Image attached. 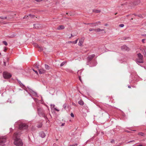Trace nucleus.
I'll return each mask as SVG.
<instances>
[{
	"mask_svg": "<svg viewBox=\"0 0 146 146\" xmlns=\"http://www.w3.org/2000/svg\"><path fill=\"white\" fill-rule=\"evenodd\" d=\"M3 43L5 46H7L8 44L7 42L5 41H4L3 42Z\"/></svg>",
	"mask_w": 146,
	"mask_h": 146,
	"instance_id": "4be33fe9",
	"label": "nucleus"
},
{
	"mask_svg": "<svg viewBox=\"0 0 146 146\" xmlns=\"http://www.w3.org/2000/svg\"><path fill=\"white\" fill-rule=\"evenodd\" d=\"M36 67H37V68H39L38 65V66H36Z\"/></svg>",
	"mask_w": 146,
	"mask_h": 146,
	"instance_id": "864d4df0",
	"label": "nucleus"
},
{
	"mask_svg": "<svg viewBox=\"0 0 146 146\" xmlns=\"http://www.w3.org/2000/svg\"><path fill=\"white\" fill-rule=\"evenodd\" d=\"M7 50V49L5 47H4L3 51L5 52H6Z\"/></svg>",
	"mask_w": 146,
	"mask_h": 146,
	"instance_id": "c85d7f7f",
	"label": "nucleus"
},
{
	"mask_svg": "<svg viewBox=\"0 0 146 146\" xmlns=\"http://www.w3.org/2000/svg\"><path fill=\"white\" fill-rule=\"evenodd\" d=\"M45 68L46 70H49V69H50V67H49V66L48 65H46V64H45Z\"/></svg>",
	"mask_w": 146,
	"mask_h": 146,
	"instance_id": "6ab92c4d",
	"label": "nucleus"
},
{
	"mask_svg": "<svg viewBox=\"0 0 146 146\" xmlns=\"http://www.w3.org/2000/svg\"><path fill=\"white\" fill-rule=\"evenodd\" d=\"M35 0L37 2H39L40 1H42V0Z\"/></svg>",
	"mask_w": 146,
	"mask_h": 146,
	"instance_id": "e433bc0d",
	"label": "nucleus"
},
{
	"mask_svg": "<svg viewBox=\"0 0 146 146\" xmlns=\"http://www.w3.org/2000/svg\"><path fill=\"white\" fill-rule=\"evenodd\" d=\"M93 11V12H95L96 13H98L100 12V10H94Z\"/></svg>",
	"mask_w": 146,
	"mask_h": 146,
	"instance_id": "aec40b11",
	"label": "nucleus"
},
{
	"mask_svg": "<svg viewBox=\"0 0 146 146\" xmlns=\"http://www.w3.org/2000/svg\"><path fill=\"white\" fill-rule=\"evenodd\" d=\"M34 46L36 47H38L40 49V50L41 51L42 50V48L41 46H39L37 44L34 43Z\"/></svg>",
	"mask_w": 146,
	"mask_h": 146,
	"instance_id": "9d476101",
	"label": "nucleus"
},
{
	"mask_svg": "<svg viewBox=\"0 0 146 146\" xmlns=\"http://www.w3.org/2000/svg\"><path fill=\"white\" fill-rule=\"evenodd\" d=\"M33 99L35 102H36V101L38 100L36 98H33Z\"/></svg>",
	"mask_w": 146,
	"mask_h": 146,
	"instance_id": "a19ab883",
	"label": "nucleus"
},
{
	"mask_svg": "<svg viewBox=\"0 0 146 146\" xmlns=\"http://www.w3.org/2000/svg\"><path fill=\"white\" fill-rule=\"evenodd\" d=\"M67 106V105L66 104H64L63 105V108H66V107Z\"/></svg>",
	"mask_w": 146,
	"mask_h": 146,
	"instance_id": "393cba45",
	"label": "nucleus"
},
{
	"mask_svg": "<svg viewBox=\"0 0 146 146\" xmlns=\"http://www.w3.org/2000/svg\"><path fill=\"white\" fill-rule=\"evenodd\" d=\"M68 42L69 43H72V41H69V42Z\"/></svg>",
	"mask_w": 146,
	"mask_h": 146,
	"instance_id": "8fccbe9b",
	"label": "nucleus"
},
{
	"mask_svg": "<svg viewBox=\"0 0 146 146\" xmlns=\"http://www.w3.org/2000/svg\"><path fill=\"white\" fill-rule=\"evenodd\" d=\"M78 39L76 40L73 41L72 43L74 44H76L77 43V42L78 41Z\"/></svg>",
	"mask_w": 146,
	"mask_h": 146,
	"instance_id": "a878e982",
	"label": "nucleus"
},
{
	"mask_svg": "<svg viewBox=\"0 0 146 146\" xmlns=\"http://www.w3.org/2000/svg\"><path fill=\"white\" fill-rule=\"evenodd\" d=\"M100 21H98L95 23H91V24L93 25L96 26H98V25H100Z\"/></svg>",
	"mask_w": 146,
	"mask_h": 146,
	"instance_id": "4468645a",
	"label": "nucleus"
},
{
	"mask_svg": "<svg viewBox=\"0 0 146 146\" xmlns=\"http://www.w3.org/2000/svg\"><path fill=\"white\" fill-rule=\"evenodd\" d=\"M104 31V29H100V28H98L97 29H95V31L97 32Z\"/></svg>",
	"mask_w": 146,
	"mask_h": 146,
	"instance_id": "dca6fc26",
	"label": "nucleus"
},
{
	"mask_svg": "<svg viewBox=\"0 0 146 146\" xmlns=\"http://www.w3.org/2000/svg\"><path fill=\"white\" fill-rule=\"evenodd\" d=\"M95 54H92L90 56H89L87 58V60L88 62H87V64L88 65L90 63H91V62H90L95 57Z\"/></svg>",
	"mask_w": 146,
	"mask_h": 146,
	"instance_id": "0eeeda50",
	"label": "nucleus"
},
{
	"mask_svg": "<svg viewBox=\"0 0 146 146\" xmlns=\"http://www.w3.org/2000/svg\"><path fill=\"white\" fill-rule=\"evenodd\" d=\"M71 36H72V34H71Z\"/></svg>",
	"mask_w": 146,
	"mask_h": 146,
	"instance_id": "e2e57ef3",
	"label": "nucleus"
},
{
	"mask_svg": "<svg viewBox=\"0 0 146 146\" xmlns=\"http://www.w3.org/2000/svg\"><path fill=\"white\" fill-rule=\"evenodd\" d=\"M18 82H19V84H20L21 83V81H18Z\"/></svg>",
	"mask_w": 146,
	"mask_h": 146,
	"instance_id": "603ef678",
	"label": "nucleus"
},
{
	"mask_svg": "<svg viewBox=\"0 0 146 146\" xmlns=\"http://www.w3.org/2000/svg\"><path fill=\"white\" fill-rule=\"evenodd\" d=\"M17 125H19V129L20 130L26 129L28 127V126L27 125L22 123L20 124H18V123H16L14 125L15 126H16V127H17Z\"/></svg>",
	"mask_w": 146,
	"mask_h": 146,
	"instance_id": "f03ea898",
	"label": "nucleus"
},
{
	"mask_svg": "<svg viewBox=\"0 0 146 146\" xmlns=\"http://www.w3.org/2000/svg\"><path fill=\"white\" fill-rule=\"evenodd\" d=\"M113 141H113V140H112V141H111V143H113Z\"/></svg>",
	"mask_w": 146,
	"mask_h": 146,
	"instance_id": "4d7b16f0",
	"label": "nucleus"
},
{
	"mask_svg": "<svg viewBox=\"0 0 146 146\" xmlns=\"http://www.w3.org/2000/svg\"><path fill=\"white\" fill-rule=\"evenodd\" d=\"M10 131H11V129H12V128H10Z\"/></svg>",
	"mask_w": 146,
	"mask_h": 146,
	"instance_id": "6e6d98bb",
	"label": "nucleus"
},
{
	"mask_svg": "<svg viewBox=\"0 0 146 146\" xmlns=\"http://www.w3.org/2000/svg\"><path fill=\"white\" fill-rule=\"evenodd\" d=\"M54 110H55L56 111H59V110H58L56 108H54Z\"/></svg>",
	"mask_w": 146,
	"mask_h": 146,
	"instance_id": "72a5a7b5",
	"label": "nucleus"
},
{
	"mask_svg": "<svg viewBox=\"0 0 146 146\" xmlns=\"http://www.w3.org/2000/svg\"><path fill=\"white\" fill-rule=\"evenodd\" d=\"M31 97H32V98H33H33L32 97V96H31Z\"/></svg>",
	"mask_w": 146,
	"mask_h": 146,
	"instance_id": "69168bd1",
	"label": "nucleus"
},
{
	"mask_svg": "<svg viewBox=\"0 0 146 146\" xmlns=\"http://www.w3.org/2000/svg\"><path fill=\"white\" fill-rule=\"evenodd\" d=\"M78 145V144L77 143H76L74 145H71V146H75V145Z\"/></svg>",
	"mask_w": 146,
	"mask_h": 146,
	"instance_id": "ea45409f",
	"label": "nucleus"
},
{
	"mask_svg": "<svg viewBox=\"0 0 146 146\" xmlns=\"http://www.w3.org/2000/svg\"><path fill=\"white\" fill-rule=\"evenodd\" d=\"M87 25H92L91 23H88L86 24Z\"/></svg>",
	"mask_w": 146,
	"mask_h": 146,
	"instance_id": "a18cd8bd",
	"label": "nucleus"
},
{
	"mask_svg": "<svg viewBox=\"0 0 146 146\" xmlns=\"http://www.w3.org/2000/svg\"><path fill=\"white\" fill-rule=\"evenodd\" d=\"M66 63L65 62H63L62 63H61L60 65V66L62 67V66L64 64Z\"/></svg>",
	"mask_w": 146,
	"mask_h": 146,
	"instance_id": "5701e85b",
	"label": "nucleus"
},
{
	"mask_svg": "<svg viewBox=\"0 0 146 146\" xmlns=\"http://www.w3.org/2000/svg\"><path fill=\"white\" fill-rule=\"evenodd\" d=\"M78 103L80 105H83L84 104V102L82 100H80L78 102Z\"/></svg>",
	"mask_w": 146,
	"mask_h": 146,
	"instance_id": "a211bd4d",
	"label": "nucleus"
},
{
	"mask_svg": "<svg viewBox=\"0 0 146 146\" xmlns=\"http://www.w3.org/2000/svg\"><path fill=\"white\" fill-rule=\"evenodd\" d=\"M39 71L40 74H42L44 73L46 71L43 69H40L39 70Z\"/></svg>",
	"mask_w": 146,
	"mask_h": 146,
	"instance_id": "f8f14e48",
	"label": "nucleus"
},
{
	"mask_svg": "<svg viewBox=\"0 0 146 146\" xmlns=\"http://www.w3.org/2000/svg\"><path fill=\"white\" fill-rule=\"evenodd\" d=\"M70 115L72 117H74V115L72 113H71Z\"/></svg>",
	"mask_w": 146,
	"mask_h": 146,
	"instance_id": "c756f323",
	"label": "nucleus"
},
{
	"mask_svg": "<svg viewBox=\"0 0 146 146\" xmlns=\"http://www.w3.org/2000/svg\"><path fill=\"white\" fill-rule=\"evenodd\" d=\"M40 127V126H38V127Z\"/></svg>",
	"mask_w": 146,
	"mask_h": 146,
	"instance_id": "052dcab7",
	"label": "nucleus"
},
{
	"mask_svg": "<svg viewBox=\"0 0 146 146\" xmlns=\"http://www.w3.org/2000/svg\"><path fill=\"white\" fill-rule=\"evenodd\" d=\"M64 124H65V123H62V125H61V126H64Z\"/></svg>",
	"mask_w": 146,
	"mask_h": 146,
	"instance_id": "79ce46f5",
	"label": "nucleus"
},
{
	"mask_svg": "<svg viewBox=\"0 0 146 146\" xmlns=\"http://www.w3.org/2000/svg\"><path fill=\"white\" fill-rule=\"evenodd\" d=\"M74 105V106H75V104H73Z\"/></svg>",
	"mask_w": 146,
	"mask_h": 146,
	"instance_id": "bf43d9fd",
	"label": "nucleus"
},
{
	"mask_svg": "<svg viewBox=\"0 0 146 146\" xmlns=\"http://www.w3.org/2000/svg\"><path fill=\"white\" fill-rule=\"evenodd\" d=\"M39 135L42 138H44L45 136V134L42 131L40 133Z\"/></svg>",
	"mask_w": 146,
	"mask_h": 146,
	"instance_id": "9b49d317",
	"label": "nucleus"
},
{
	"mask_svg": "<svg viewBox=\"0 0 146 146\" xmlns=\"http://www.w3.org/2000/svg\"><path fill=\"white\" fill-rule=\"evenodd\" d=\"M133 141H129L128 142H129V143H130V142H133Z\"/></svg>",
	"mask_w": 146,
	"mask_h": 146,
	"instance_id": "5fc2aeb1",
	"label": "nucleus"
},
{
	"mask_svg": "<svg viewBox=\"0 0 146 146\" xmlns=\"http://www.w3.org/2000/svg\"><path fill=\"white\" fill-rule=\"evenodd\" d=\"M51 108H54L55 106V105L54 104H51Z\"/></svg>",
	"mask_w": 146,
	"mask_h": 146,
	"instance_id": "473e14b6",
	"label": "nucleus"
},
{
	"mask_svg": "<svg viewBox=\"0 0 146 146\" xmlns=\"http://www.w3.org/2000/svg\"><path fill=\"white\" fill-rule=\"evenodd\" d=\"M145 40V39H143L142 40V41L143 42H144V41Z\"/></svg>",
	"mask_w": 146,
	"mask_h": 146,
	"instance_id": "de8ad7c7",
	"label": "nucleus"
},
{
	"mask_svg": "<svg viewBox=\"0 0 146 146\" xmlns=\"http://www.w3.org/2000/svg\"><path fill=\"white\" fill-rule=\"evenodd\" d=\"M139 135H141L143 136L144 135V134L143 133H139Z\"/></svg>",
	"mask_w": 146,
	"mask_h": 146,
	"instance_id": "7c9ffc66",
	"label": "nucleus"
},
{
	"mask_svg": "<svg viewBox=\"0 0 146 146\" xmlns=\"http://www.w3.org/2000/svg\"><path fill=\"white\" fill-rule=\"evenodd\" d=\"M105 26H107V24H105Z\"/></svg>",
	"mask_w": 146,
	"mask_h": 146,
	"instance_id": "13d9d810",
	"label": "nucleus"
},
{
	"mask_svg": "<svg viewBox=\"0 0 146 146\" xmlns=\"http://www.w3.org/2000/svg\"><path fill=\"white\" fill-rule=\"evenodd\" d=\"M0 54H1V53H0Z\"/></svg>",
	"mask_w": 146,
	"mask_h": 146,
	"instance_id": "338daca9",
	"label": "nucleus"
},
{
	"mask_svg": "<svg viewBox=\"0 0 146 146\" xmlns=\"http://www.w3.org/2000/svg\"><path fill=\"white\" fill-rule=\"evenodd\" d=\"M84 39H81L79 41V42L78 43V45L79 46H81L82 45V44L83 42Z\"/></svg>",
	"mask_w": 146,
	"mask_h": 146,
	"instance_id": "ddd939ff",
	"label": "nucleus"
},
{
	"mask_svg": "<svg viewBox=\"0 0 146 146\" xmlns=\"http://www.w3.org/2000/svg\"><path fill=\"white\" fill-rule=\"evenodd\" d=\"M7 137L6 136H1L0 137V145L3 144V143H5L6 141Z\"/></svg>",
	"mask_w": 146,
	"mask_h": 146,
	"instance_id": "423d86ee",
	"label": "nucleus"
},
{
	"mask_svg": "<svg viewBox=\"0 0 146 146\" xmlns=\"http://www.w3.org/2000/svg\"><path fill=\"white\" fill-rule=\"evenodd\" d=\"M37 110L38 113L40 116H42L45 118L46 117L45 115L44 114L43 110L42 108L38 107L37 109Z\"/></svg>",
	"mask_w": 146,
	"mask_h": 146,
	"instance_id": "20e7f679",
	"label": "nucleus"
},
{
	"mask_svg": "<svg viewBox=\"0 0 146 146\" xmlns=\"http://www.w3.org/2000/svg\"><path fill=\"white\" fill-rule=\"evenodd\" d=\"M144 36H146V35H143Z\"/></svg>",
	"mask_w": 146,
	"mask_h": 146,
	"instance_id": "680f3d73",
	"label": "nucleus"
},
{
	"mask_svg": "<svg viewBox=\"0 0 146 146\" xmlns=\"http://www.w3.org/2000/svg\"><path fill=\"white\" fill-rule=\"evenodd\" d=\"M20 86L21 87H24V85L22 83H21L20 84Z\"/></svg>",
	"mask_w": 146,
	"mask_h": 146,
	"instance_id": "2f4dec72",
	"label": "nucleus"
},
{
	"mask_svg": "<svg viewBox=\"0 0 146 146\" xmlns=\"http://www.w3.org/2000/svg\"><path fill=\"white\" fill-rule=\"evenodd\" d=\"M18 82H19V84H20L21 83V81H18Z\"/></svg>",
	"mask_w": 146,
	"mask_h": 146,
	"instance_id": "3c124183",
	"label": "nucleus"
},
{
	"mask_svg": "<svg viewBox=\"0 0 146 146\" xmlns=\"http://www.w3.org/2000/svg\"><path fill=\"white\" fill-rule=\"evenodd\" d=\"M7 19V17H0V19H2L3 20H5Z\"/></svg>",
	"mask_w": 146,
	"mask_h": 146,
	"instance_id": "412c9836",
	"label": "nucleus"
},
{
	"mask_svg": "<svg viewBox=\"0 0 146 146\" xmlns=\"http://www.w3.org/2000/svg\"><path fill=\"white\" fill-rule=\"evenodd\" d=\"M119 26L121 27H123L124 26V25L123 24H121L119 25Z\"/></svg>",
	"mask_w": 146,
	"mask_h": 146,
	"instance_id": "bb28decb",
	"label": "nucleus"
},
{
	"mask_svg": "<svg viewBox=\"0 0 146 146\" xmlns=\"http://www.w3.org/2000/svg\"><path fill=\"white\" fill-rule=\"evenodd\" d=\"M28 16H24V19H26L27 18V17H28Z\"/></svg>",
	"mask_w": 146,
	"mask_h": 146,
	"instance_id": "49530a36",
	"label": "nucleus"
},
{
	"mask_svg": "<svg viewBox=\"0 0 146 146\" xmlns=\"http://www.w3.org/2000/svg\"><path fill=\"white\" fill-rule=\"evenodd\" d=\"M33 70L37 74H38V72L36 71L34 69H33Z\"/></svg>",
	"mask_w": 146,
	"mask_h": 146,
	"instance_id": "c9c22d12",
	"label": "nucleus"
},
{
	"mask_svg": "<svg viewBox=\"0 0 146 146\" xmlns=\"http://www.w3.org/2000/svg\"><path fill=\"white\" fill-rule=\"evenodd\" d=\"M16 33H14L11 34L9 36V37L10 38H13L15 36H16Z\"/></svg>",
	"mask_w": 146,
	"mask_h": 146,
	"instance_id": "f3484780",
	"label": "nucleus"
},
{
	"mask_svg": "<svg viewBox=\"0 0 146 146\" xmlns=\"http://www.w3.org/2000/svg\"><path fill=\"white\" fill-rule=\"evenodd\" d=\"M127 47L125 45L121 47V49L123 50H127Z\"/></svg>",
	"mask_w": 146,
	"mask_h": 146,
	"instance_id": "2eb2a0df",
	"label": "nucleus"
},
{
	"mask_svg": "<svg viewBox=\"0 0 146 146\" xmlns=\"http://www.w3.org/2000/svg\"><path fill=\"white\" fill-rule=\"evenodd\" d=\"M3 76L5 78L7 79L10 78L11 76V75L7 72H3Z\"/></svg>",
	"mask_w": 146,
	"mask_h": 146,
	"instance_id": "39448f33",
	"label": "nucleus"
},
{
	"mask_svg": "<svg viewBox=\"0 0 146 146\" xmlns=\"http://www.w3.org/2000/svg\"><path fill=\"white\" fill-rule=\"evenodd\" d=\"M97 64V63L96 62L95 63V64L93 66H96V65Z\"/></svg>",
	"mask_w": 146,
	"mask_h": 146,
	"instance_id": "37998d69",
	"label": "nucleus"
},
{
	"mask_svg": "<svg viewBox=\"0 0 146 146\" xmlns=\"http://www.w3.org/2000/svg\"><path fill=\"white\" fill-rule=\"evenodd\" d=\"M3 63L4 66H6V62L5 61H4Z\"/></svg>",
	"mask_w": 146,
	"mask_h": 146,
	"instance_id": "f704fd0d",
	"label": "nucleus"
},
{
	"mask_svg": "<svg viewBox=\"0 0 146 146\" xmlns=\"http://www.w3.org/2000/svg\"><path fill=\"white\" fill-rule=\"evenodd\" d=\"M6 61L7 62L8 64H9V63L8 62V61H9V58H6Z\"/></svg>",
	"mask_w": 146,
	"mask_h": 146,
	"instance_id": "4c0bfd02",
	"label": "nucleus"
},
{
	"mask_svg": "<svg viewBox=\"0 0 146 146\" xmlns=\"http://www.w3.org/2000/svg\"><path fill=\"white\" fill-rule=\"evenodd\" d=\"M26 92H27L30 95V96H31V94L33 95V96H37V94L36 92H35L33 90H31L30 91V92H29L27 90H26Z\"/></svg>",
	"mask_w": 146,
	"mask_h": 146,
	"instance_id": "6e6552de",
	"label": "nucleus"
},
{
	"mask_svg": "<svg viewBox=\"0 0 146 146\" xmlns=\"http://www.w3.org/2000/svg\"><path fill=\"white\" fill-rule=\"evenodd\" d=\"M79 79L80 80L81 82L82 81H81V78L80 76H79Z\"/></svg>",
	"mask_w": 146,
	"mask_h": 146,
	"instance_id": "c03bdc74",
	"label": "nucleus"
},
{
	"mask_svg": "<svg viewBox=\"0 0 146 146\" xmlns=\"http://www.w3.org/2000/svg\"><path fill=\"white\" fill-rule=\"evenodd\" d=\"M37 25H36V24H34V27H35V28H36V26Z\"/></svg>",
	"mask_w": 146,
	"mask_h": 146,
	"instance_id": "58836bf2",
	"label": "nucleus"
},
{
	"mask_svg": "<svg viewBox=\"0 0 146 146\" xmlns=\"http://www.w3.org/2000/svg\"><path fill=\"white\" fill-rule=\"evenodd\" d=\"M89 31H95V29H91L90 28L89 29Z\"/></svg>",
	"mask_w": 146,
	"mask_h": 146,
	"instance_id": "b1692460",
	"label": "nucleus"
},
{
	"mask_svg": "<svg viewBox=\"0 0 146 146\" xmlns=\"http://www.w3.org/2000/svg\"><path fill=\"white\" fill-rule=\"evenodd\" d=\"M78 72H79V71H78Z\"/></svg>",
	"mask_w": 146,
	"mask_h": 146,
	"instance_id": "0e129e2a",
	"label": "nucleus"
},
{
	"mask_svg": "<svg viewBox=\"0 0 146 146\" xmlns=\"http://www.w3.org/2000/svg\"><path fill=\"white\" fill-rule=\"evenodd\" d=\"M29 16L32 17H33L34 16H35L34 15H31V14H30L29 15Z\"/></svg>",
	"mask_w": 146,
	"mask_h": 146,
	"instance_id": "cd10ccee",
	"label": "nucleus"
},
{
	"mask_svg": "<svg viewBox=\"0 0 146 146\" xmlns=\"http://www.w3.org/2000/svg\"><path fill=\"white\" fill-rule=\"evenodd\" d=\"M138 58L136 60V62L138 64V63H143V56L141 54L138 53L137 54Z\"/></svg>",
	"mask_w": 146,
	"mask_h": 146,
	"instance_id": "7ed1b4c3",
	"label": "nucleus"
},
{
	"mask_svg": "<svg viewBox=\"0 0 146 146\" xmlns=\"http://www.w3.org/2000/svg\"><path fill=\"white\" fill-rule=\"evenodd\" d=\"M128 88H131V86H128Z\"/></svg>",
	"mask_w": 146,
	"mask_h": 146,
	"instance_id": "09e8293b",
	"label": "nucleus"
},
{
	"mask_svg": "<svg viewBox=\"0 0 146 146\" xmlns=\"http://www.w3.org/2000/svg\"><path fill=\"white\" fill-rule=\"evenodd\" d=\"M64 26L63 25H60L57 28V29L58 30H62L64 28Z\"/></svg>",
	"mask_w": 146,
	"mask_h": 146,
	"instance_id": "1a4fd4ad",
	"label": "nucleus"
},
{
	"mask_svg": "<svg viewBox=\"0 0 146 146\" xmlns=\"http://www.w3.org/2000/svg\"><path fill=\"white\" fill-rule=\"evenodd\" d=\"M21 133L19 132L15 133L13 136V138L14 140V143L17 146H22L23 143L19 138Z\"/></svg>",
	"mask_w": 146,
	"mask_h": 146,
	"instance_id": "f257e3e1",
	"label": "nucleus"
}]
</instances>
